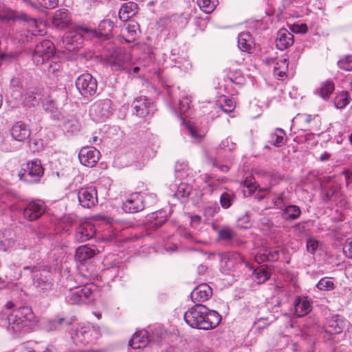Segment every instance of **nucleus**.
Here are the masks:
<instances>
[{
    "label": "nucleus",
    "instance_id": "f257e3e1",
    "mask_svg": "<svg viewBox=\"0 0 352 352\" xmlns=\"http://www.w3.org/2000/svg\"><path fill=\"white\" fill-rule=\"evenodd\" d=\"M187 324L194 329L208 331L214 329L221 321V316L216 311L209 309L202 304H196L184 316Z\"/></svg>",
    "mask_w": 352,
    "mask_h": 352
},
{
    "label": "nucleus",
    "instance_id": "f03ea898",
    "mask_svg": "<svg viewBox=\"0 0 352 352\" xmlns=\"http://www.w3.org/2000/svg\"><path fill=\"white\" fill-rule=\"evenodd\" d=\"M34 318V314L30 307H21L13 310L8 316V326L7 329L14 335H19L28 326L29 322L32 321Z\"/></svg>",
    "mask_w": 352,
    "mask_h": 352
},
{
    "label": "nucleus",
    "instance_id": "7ed1b4c3",
    "mask_svg": "<svg viewBox=\"0 0 352 352\" xmlns=\"http://www.w3.org/2000/svg\"><path fill=\"white\" fill-rule=\"evenodd\" d=\"M23 270L32 274L33 285L39 292L47 296L54 290L52 273L46 267L27 266Z\"/></svg>",
    "mask_w": 352,
    "mask_h": 352
},
{
    "label": "nucleus",
    "instance_id": "20e7f679",
    "mask_svg": "<svg viewBox=\"0 0 352 352\" xmlns=\"http://www.w3.org/2000/svg\"><path fill=\"white\" fill-rule=\"evenodd\" d=\"M104 60L113 69L131 74V56L121 48H116L112 52H109L104 55Z\"/></svg>",
    "mask_w": 352,
    "mask_h": 352
},
{
    "label": "nucleus",
    "instance_id": "39448f33",
    "mask_svg": "<svg viewBox=\"0 0 352 352\" xmlns=\"http://www.w3.org/2000/svg\"><path fill=\"white\" fill-rule=\"evenodd\" d=\"M44 170L41 160L34 159L23 164L17 175L19 180L27 184H37L43 177Z\"/></svg>",
    "mask_w": 352,
    "mask_h": 352
},
{
    "label": "nucleus",
    "instance_id": "423d86ee",
    "mask_svg": "<svg viewBox=\"0 0 352 352\" xmlns=\"http://www.w3.org/2000/svg\"><path fill=\"white\" fill-rule=\"evenodd\" d=\"M71 338L76 344H87L96 341L100 336L98 329L90 324L80 323L70 330Z\"/></svg>",
    "mask_w": 352,
    "mask_h": 352
},
{
    "label": "nucleus",
    "instance_id": "0eeeda50",
    "mask_svg": "<svg viewBox=\"0 0 352 352\" xmlns=\"http://www.w3.org/2000/svg\"><path fill=\"white\" fill-rule=\"evenodd\" d=\"M95 286L87 284L70 288L65 293V300L71 305L87 303L94 299Z\"/></svg>",
    "mask_w": 352,
    "mask_h": 352
},
{
    "label": "nucleus",
    "instance_id": "6e6552de",
    "mask_svg": "<svg viewBox=\"0 0 352 352\" xmlns=\"http://www.w3.org/2000/svg\"><path fill=\"white\" fill-rule=\"evenodd\" d=\"M112 114V102L108 98L96 100L89 109V116L96 122H104Z\"/></svg>",
    "mask_w": 352,
    "mask_h": 352
},
{
    "label": "nucleus",
    "instance_id": "1a4fd4ad",
    "mask_svg": "<svg viewBox=\"0 0 352 352\" xmlns=\"http://www.w3.org/2000/svg\"><path fill=\"white\" fill-rule=\"evenodd\" d=\"M76 86L79 93L85 99L94 96L98 89L96 79L88 73L82 74L77 78Z\"/></svg>",
    "mask_w": 352,
    "mask_h": 352
},
{
    "label": "nucleus",
    "instance_id": "9d476101",
    "mask_svg": "<svg viewBox=\"0 0 352 352\" xmlns=\"http://www.w3.org/2000/svg\"><path fill=\"white\" fill-rule=\"evenodd\" d=\"M54 46L49 40L38 42L32 54V60L37 65H43L54 56Z\"/></svg>",
    "mask_w": 352,
    "mask_h": 352
},
{
    "label": "nucleus",
    "instance_id": "9b49d317",
    "mask_svg": "<svg viewBox=\"0 0 352 352\" xmlns=\"http://www.w3.org/2000/svg\"><path fill=\"white\" fill-rule=\"evenodd\" d=\"M46 210L45 202L40 199L29 202L23 210L24 218L30 221H35L41 217Z\"/></svg>",
    "mask_w": 352,
    "mask_h": 352
},
{
    "label": "nucleus",
    "instance_id": "f8f14e48",
    "mask_svg": "<svg viewBox=\"0 0 352 352\" xmlns=\"http://www.w3.org/2000/svg\"><path fill=\"white\" fill-rule=\"evenodd\" d=\"M100 151L94 146H84L78 153L80 162L83 166L93 167L98 162Z\"/></svg>",
    "mask_w": 352,
    "mask_h": 352
},
{
    "label": "nucleus",
    "instance_id": "ddd939ff",
    "mask_svg": "<svg viewBox=\"0 0 352 352\" xmlns=\"http://www.w3.org/2000/svg\"><path fill=\"white\" fill-rule=\"evenodd\" d=\"M132 106L135 114L141 118L153 114L155 110L154 104L146 96L135 98Z\"/></svg>",
    "mask_w": 352,
    "mask_h": 352
},
{
    "label": "nucleus",
    "instance_id": "4468645a",
    "mask_svg": "<svg viewBox=\"0 0 352 352\" xmlns=\"http://www.w3.org/2000/svg\"><path fill=\"white\" fill-rule=\"evenodd\" d=\"M78 199L84 208H90L98 202L97 190L95 187L82 188L78 190Z\"/></svg>",
    "mask_w": 352,
    "mask_h": 352
},
{
    "label": "nucleus",
    "instance_id": "2eb2a0df",
    "mask_svg": "<svg viewBox=\"0 0 352 352\" xmlns=\"http://www.w3.org/2000/svg\"><path fill=\"white\" fill-rule=\"evenodd\" d=\"M91 30L87 28H77L67 32L63 42L71 45L74 50L79 47L84 40V34L90 32Z\"/></svg>",
    "mask_w": 352,
    "mask_h": 352
},
{
    "label": "nucleus",
    "instance_id": "dca6fc26",
    "mask_svg": "<svg viewBox=\"0 0 352 352\" xmlns=\"http://www.w3.org/2000/svg\"><path fill=\"white\" fill-rule=\"evenodd\" d=\"M122 208L126 212L135 213L144 208L142 196L140 193H133L123 203Z\"/></svg>",
    "mask_w": 352,
    "mask_h": 352
},
{
    "label": "nucleus",
    "instance_id": "f3484780",
    "mask_svg": "<svg viewBox=\"0 0 352 352\" xmlns=\"http://www.w3.org/2000/svg\"><path fill=\"white\" fill-rule=\"evenodd\" d=\"M96 233L94 226L90 223L80 224L76 229L74 239L76 241L82 243L91 239Z\"/></svg>",
    "mask_w": 352,
    "mask_h": 352
},
{
    "label": "nucleus",
    "instance_id": "a211bd4d",
    "mask_svg": "<svg viewBox=\"0 0 352 352\" xmlns=\"http://www.w3.org/2000/svg\"><path fill=\"white\" fill-rule=\"evenodd\" d=\"M212 294V288L207 284H201L196 287L190 294L192 300L195 302H204Z\"/></svg>",
    "mask_w": 352,
    "mask_h": 352
},
{
    "label": "nucleus",
    "instance_id": "6ab92c4d",
    "mask_svg": "<svg viewBox=\"0 0 352 352\" xmlns=\"http://www.w3.org/2000/svg\"><path fill=\"white\" fill-rule=\"evenodd\" d=\"M72 21V16L68 10L63 8L56 10L52 17V24L57 28L63 29Z\"/></svg>",
    "mask_w": 352,
    "mask_h": 352
},
{
    "label": "nucleus",
    "instance_id": "aec40b11",
    "mask_svg": "<svg viewBox=\"0 0 352 352\" xmlns=\"http://www.w3.org/2000/svg\"><path fill=\"white\" fill-rule=\"evenodd\" d=\"M151 341L149 333L146 330H142L135 333L129 344L131 348L138 349L146 347Z\"/></svg>",
    "mask_w": 352,
    "mask_h": 352
},
{
    "label": "nucleus",
    "instance_id": "412c9836",
    "mask_svg": "<svg viewBox=\"0 0 352 352\" xmlns=\"http://www.w3.org/2000/svg\"><path fill=\"white\" fill-rule=\"evenodd\" d=\"M14 20H21L28 23V30L32 33V35H37L42 34L41 26L42 25L41 22H38L36 19L31 18L28 16L25 13H18L12 16Z\"/></svg>",
    "mask_w": 352,
    "mask_h": 352
},
{
    "label": "nucleus",
    "instance_id": "4be33fe9",
    "mask_svg": "<svg viewBox=\"0 0 352 352\" xmlns=\"http://www.w3.org/2000/svg\"><path fill=\"white\" fill-rule=\"evenodd\" d=\"M345 324L346 322L343 317L334 315L328 320L325 331L329 334H339L343 331Z\"/></svg>",
    "mask_w": 352,
    "mask_h": 352
},
{
    "label": "nucleus",
    "instance_id": "5701e85b",
    "mask_svg": "<svg viewBox=\"0 0 352 352\" xmlns=\"http://www.w3.org/2000/svg\"><path fill=\"white\" fill-rule=\"evenodd\" d=\"M10 133L14 140L23 142L30 137V130L26 124L19 121L12 126Z\"/></svg>",
    "mask_w": 352,
    "mask_h": 352
},
{
    "label": "nucleus",
    "instance_id": "b1692460",
    "mask_svg": "<svg viewBox=\"0 0 352 352\" xmlns=\"http://www.w3.org/2000/svg\"><path fill=\"white\" fill-rule=\"evenodd\" d=\"M292 33L286 29H280L277 34L276 45L280 50H284L293 45L294 39Z\"/></svg>",
    "mask_w": 352,
    "mask_h": 352
},
{
    "label": "nucleus",
    "instance_id": "393cba45",
    "mask_svg": "<svg viewBox=\"0 0 352 352\" xmlns=\"http://www.w3.org/2000/svg\"><path fill=\"white\" fill-rule=\"evenodd\" d=\"M311 310V300L307 296L298 297L294 301V311L298 317H302Z\"/></svg>",
    "mask_w": 352,
    "mask_h": 352
},
{
    "label": "nucleus",
    "instance_id": "a878e982",
    "mask_svg": "<svg viewBox=\"0 0 352 352\" xmlns=\"http://www.w3.org/2000/svg\"><path fill=\"white\" fill-rule=\"evenodd\" d=\"M265 62L269 65H274V75L280 78L286 76L288 69V62L286 58L282 57L280 59L267 58Z\"/></svg>",
    "mask_w": 352,
    "mask_h": 352
},
{
    "label": "nucleus",
    "instance_id": "bb28decb",
    "mask_svg": "<svg viewBox=\"0 0 352 352\" xmlns=\"http://www.w3.org/2000/svg\"><path fill=\"white\" fill-rule=\"evenodd\" d=\"M219 256L221 265L224 264L227 270H232L236 264L243 261L242 256L236 252L223 253Z\"/></svg>",
    "mask_w": 352,
    "mask_h": 352
},
{
    "label": "nucleus",
    "instance_id": "cd10ccee",
    "mask_svg": "<svg viewBox=\"0 0 352 352\" xmlns=\"http://www.w3.org/2000/svg\"><path fill=\"white\" fill-rule=\"evenodd\" d=\"M43 65H45L43 69L47 71L48 75H52L51 78L58 77L60 75L62 63L58 58L53 56Z\"/></svg>",
    "mask_w": 352,
    "mask_h": 352
},
{
    "label": "nucleus",
    "instance_id": "c85d7f7f",
    "mask_svg": "<svg viewBox=\"0 0 352 352\" xmlns=\"http://www.w3.org/2000/svg\"><path fill=\"white\" fill-rule=\"evenodd\" d=\"M278 258V250L270 248H264L256 255L255 260L258 263H262L266 261H276Z\"/></svg>",
    "mask_w": 352,
    "mask_h": 352
},
{
    "label": "nucleus",
    "instance_id": "c756f323",
    "mask_svg": "<svg viewBox=\"0 0 352 352\" xmlns=\"http://www.w3.org/2000/svg\"><path fill=\"white\" fill-rule=\"evenodd\" d=\"M254 45V40L249 32H241L238 36V47L248 53H250Z\"/></svg>",
    "mask_w": 352,
    "mask_h": 352
},
{
    "label": "nucleus",
    "instance_id": "7c9ffc66",
    "mask_svg": "<svg viewBox=\"0 0 352 352\" xmlns=\"http://www.w3.org/2000/svg\"><path fill=\"white\" fill-rule=\"evenodd\" d=\"M138 11V5L133 2H127L120 8L118 13L119 18L122 21L129 20Z\"/></svg>",
    "mask_w": 352,
    "mask_h": 352
},
{
    "label": "nucleus",
    "instance_id": "2f4dec72",
    "mask_svg": "<svg viewBox=\"0 0 352 352\" xmlns=\"http://www.w3.org/2000/svg\"><path fill=\"white\" fill-rule=\"evenodd\" d=\"M95 254L96 250L94 248L88 245H85L76 249L75 258L78 261L82 262L92 258Z\"/></svg>",
    "mask_w": 352,
    "mask_h": 352
},
{
    "label": "nucleus",
    "instance_id": "473e14b6",
    "mask_svg": "<svg viewBox=\"0 0 352 352\" xmlns=\"http://www.w3.org/2000/svg\"><path fill=\"white\" fill-rule=\"evenodd\" d=\"M286 133L280 128H277L270 134L268 142L276 147H280L285 144Z\"/></svg>",
    "mask_w": 352,
    "mask_h": 352
},
{
    "label": "nucleus",
    "instance_id": "72a5a7b5",
    "mask_svg": "<svg viewBox=\"0 0 352 352\" xmlns=\"http://www.w3.org/2000/svg\"><path fill=\"white\" fill-rule=\"evenodd\" d=\"M72 324V318H65L61 317H58L56 318L47 321L45 324V328L47 331H54L58 329L61 327H67L69 324Z\"/></svg>",
    "mask_w": 352,
    "mask_h": 352
},
{
    "label": "nucleus",
    "instance_id": "f704fd0d",
    "mask_svg": "<svg viewBox=\"0 0 352 352\" xmlns=\"http://www.w3.org/2000/svg\"><path fill=\"white\" fill-rule=\"evenodd\" d=\"M301 210L296 205H289L284 208L282 217L287 221L295 220L300 216Z\"/></svg>",
    "mask_w": 352,
    "mask_h": 352
},
{
    "label": "nucleus",
    "instance_id": "c9c22d12",
    "mask_svg": "<svg viewBox=\"0 0 352 352\" xmlns=\"http://www.w3.org/2000/svg\"><path fill=\"white\" fill-rule=\"evenodd\" d=\"M350 101V94L347 91H342L335 97L334 104L337 109H343Z\"/></svg>",
    "mask_w": 352,
    "mask_h": 352
},
{
    "label": "nucleus",
    "instance_id": "e433bc0d",
    "mask_svg": "<svg viewBox=\"0 0 352 352\" xmlns=\"http://www.w3.org/2000/svg\"><path fill=\"white\" fill-rule=\"evenodd\" d=\"M334 90V84L332 81L327 80L321 84V87L316 90V94L320 95L323 99L329 98Z\"/></svg>",
    "mask_w": 352,
    "mask_h": 352
},
{
    "label": "nucleus",
    "instance_id": "4c0bfd02",
    "mask_svg": "<svg viewBox=\"0 0 352 352\" xmlns=\"http://www.w3.org/2000/svg\"><path fill=\"white\" fill-rule=\"evenodd\" d=\"M234 194L231 190L223 192L219 198V202L221 207L224 209L229 208L234 199Z\"/></svg>",
    "mask_w": 352,
    "mask_h": 352
},
{
    "label": "nucleus",
    "instance_id": "58836bf2",
    "mask_svg": "<svg viewBox=\"0 0 352 352\" xmlns=\"http://www.w3.org/2000/svg\"><path fill=\"white\" fill-rule=\"evenodd\" d=\"M217 2V0H198L197 5L203 12L210 14L215 9Z\"/></svg>",
    "mask_w": 352,
    "mask_h": 352
},
{
    "label": "nucleus",
    "instance_id": "ea45409f",
    "mask_svg": "<svg viewBox=\"0 0 352 352\" xmlns=\"http://www.w3.org/2000/svg\"><path fill=\"white\" fill-rule=\"evenodd\" d=\"M114 23L110 19H104L101 21L98 25L100 35L107 36L111 32Z\"/></svg>",
    "mask_w": 352,
    "mask_h": 352
},
{
    "label": "nucleus",
    "instance_id": "a19ab883",
    "mask_svg": "<svg viewBox=\"0 0 352 352\" xmlns=\"http://www.w3.org/2000/svg\"><path fill=\"white\" fill-rule=\"evenodd\" d=\"M80 124L76 119H70L63 123V130L68 133H75L80 131Z\"/></svg>",
    "mask_w": 352,
    "mask_h": 352
},
{
    "label": "nucleus",
    "instance_id": "79ce46f5",
    "mask_svg": "<svg viewBox=\"0 0 352 352\" xmlns=\"http://www.w3.org/2000/svg\"><path fill=\"white\" fill-rule=\"evenodd\" d=\"M252 276L257 284H261L269 279L270 274L265 269L258 268L253 272Z\"/></svg>",
    "mask_w": 352,
    "mask_h": 352
},
{
    "label": "nucleus",
    "instance_id": "37998d69",
    "mask_svg": "<svg viewBox=\"0 0 352 352\" xmlns=\"http://www.w3.org/2000/svg\"><path fill=\"white\" fill-rule=\"evenodd\" d=\"M43 107L47 112L55 114L57 111V103L52 96L45 98L43 100Z\"/></svg>",
    "mask_w": 352,
    "mask_h": 352
},
{
    "label": "nucleus",
    "instance_id": "c03bdc74",
    "mask_svg": "<svg viewBox=\"0 0 352 352\" xmlns=\"http://www.w3.org/2000/svg\"><path fill=\"white\" fill-rule=\"evenodd\" d=\"M316 287L321 291H330L335 288V284L332 278L324 277L318 281Z\"/></svg>",
    "mask_w": 352,
    "mask_h": 352
},
{
    "label": "nucleus",
    "instance_id": "a18cd8bd",
    "mask_svg": "<svg viewBox=\"0 0 352 352\" xmlns=\"http://www.w3.org/2000/svg\"><path fill=\"white\" fill-rule=\"evenodd\" d=\"M150 219L153 221L151 226L159 228L161 227L167 220V217L164 212H159L158 213H153Z\"/></svg>",
    "mask_w": 352,
    "mask_h": 352
},
{
    "label": "nucleus",
    "instance_id": "49530a36",
    "mask_svg": "<svg viewBox=\"0 0 352 352\" xmlns=\"http://www.w3.org/2000/svg\"><path fill=\"white\" fill-rule=\"evenodd\" d=\"M338 66L341 69L347 72L352 71V55H346L342 57L338 61Z\"/></svg>",
    "mask_w": 352,
    "mask_h": 352
},
{
    "label": "nucleus",
    "instance_id": "de8ad7c7",
    "mask_svg": "<svg viewBox=\"0 0 352 352\" xmlns=\"http://www.w3.org/2000/svg\"><path fill=\"white\" fill-rule=\"evenodd\" d=\"M191 191V186L186 183H181L177 187L176 195L180 198H187L190 195Z\"/></svg>",
    "mask_w": 352,
    "mask_h": 352
},
{
    "label": "nucleus",
    "instance_id": "09e8293b",
    "mask_svg": "<svg viewBox=\"0 0 352 352\" xmlns=\"http://www.w3.org/2000/svg\"><path fill=\"white\" fill-rule=\"evenodd\" d=\"M228 78L232 82L240 86L245 83L244 77L241 76V74L239 72L237 71L230 72Z\"/></svg>",
    "mask_w": 352,
    "mask_h": 352
},
{
    "label": "nucleus",
    "instance_id": "8fccbe9b",
    "mask_svg": "<svg viewBox=\"0 0 352 352\" xmlns=\"http://www.w3.org/2000/svg\"><path fill=\"white\" fill-rule=\"evenodd\" d=\"M188 133L190 135L192 139L200 141L204 136V134L200 132L196 127L190 124L186 125Z\"/></svg>",
    "mask_w": 352,
    "mask_h": 352
},
{
    "label": "nucleus",
    "instance_id": "3c124183",
    "mask_svg": "<svg viewBox=\"0 0 352 352\" xmlns=\"http://www.w3.org/2000/svg\"><path fill=\"white\" fill-rule=\"evenodd\" d=\"M190 103H191V100L187 96L183 97L180 100L179 104V113L181 115H184L186 113V112L190 109Z\"/></svg>",
    "mask_w": 352,
    "mask_h": 352
},
{
    "label": "nucleus",
    "instance_id": "603ef678",
    "mask_svg": "<svg viewBox=\"0 0 352 352\" xmlns=\"http://www.w3.org/2000/svg\"><path fill=\"white\" fill-rule=\"evenodd\" d=\"M208 160L209 163L212 164L213 167L218 168L222 173H227L230 170L228 164H221L217 158L209 157Z\"/></svg>",
    "mask_w": 352,
    "mask_h": 352
},
{
    "label": "nucleus",
    "instance_id": "864d4df0",
    "mask_svg": "<svg viewBox=\"0 0 352 352\" xmlns=\"http://www.w3.org/2000/svg\"><path fill=\"white\" fill-rule=\"evenodd\" d=\"M219 238L223 241L230 240L234 236V232L230 228H223L218 231Z\"/></svg>",
    "mask_w": 352,
    "mask_h": 352
},
{
    "label": "nucleus",
    "instance_id": "5fc2aeb1",
    "mask_svg": "<svg viewBox=\"0 0 352 352\" xmlns=\"http://www.w3.org/2000/svg\"><path fill=\"white\" fill-rule=\"evenodd\" d=\"M272 202L273 203L274 207H276L280 209H284L285 207L284 198L283 194H277L274 195L271 198Z\"/></svg>",
    "mask_w": 352,
    "mask_h": 352
},
{
    "label": "nucleus",
    "instance_id": "6e6d98bb",
    "mask_svg": "<svg viewBox=\"0 0 352 352\" xmlns=\"http://www.w3.org/2000/svg\"><path fill=\"white\" fill-rule=\"evenodd\" d=\"M221 107L224 112L230 113L234 110L235 107V102L231 98H226L224 100V104H221Z\"/></svg>",
    "mask_w": 352,
    "mask_h": 352
},
{
    "label": "nucleus",
    "instance_id": "4d7b16f0",
    "mask_svg": "<svg viewBox=\"0 0 352 352\" xmlns=\"http://www.w3.org/2000/svg\"><path fill=\"white\" fill-rule=\"evenodd\" d=\"M236 144L231 141L228 138L222 140L221 144H219V147L222 149H228L230 151H232L236 148Z\"/></svg>",
    "mask_w": 352,
    "mask_h": 352
},
{
    "label": "nucleus",
    "instance_id": "13d9d810",
    "mask_svg": "<svg viewBox=\"0 0 352 352\" xmlns=\"http://www.w3.org/2000/svg\"><path fill=\"white\" fill-rule=\"evenodd\" d=\"M38 3L45 8L52 9L58 5V0H37Z\"/></svg>",
    "mask_w": 352,
    "mask_h": 352
},
{
    "label": "nucleus",
    "instance_id": "bf43d9fd",
    "mask_svg": "<svg viewBox=\"0 0 352 352\" xmlns=\"http://www.w3.org/2000/svg\"><path fill=\"white\" fill-rule=\"evenodd\" d=\"M318 116H312L310 114H298L297 116L296 119L299 120L300 122L304 123L305 124H309L313 120H316L318 118Z\"/></svg>",
    "mask_w": 352,
    "mask_h": 352
},
{
    "label": "nucleus",
    "instance_id": "052dcab7",
    "mask_svg": "<svg viewBox=\"0 0 352 352\" xmlns=\"http://www.w3.org/2000/svg\"><path fill=\"white\" fill-rule=\"evenodd\" d=\"M270 324L267 318H261L254 322L255 328L259 331L267 327Z\"/></svg>",
    "mask_w": 352,
    "mask_h": 352
},
{
    "label": "nucleus",
    "instance_id": "680f3d73",
    "mask_svg": "<svg viewBox=\"0 0 352 352\" xmlns=\"http://www.w3.org/2000/svg\"><path fill=\"white\" fill-rule=\"evenodd\" d=\"M318 241L313 238H309L307 241V250L309 252L314 253L318 248Z\"/></svg>",
    "mask_w": 352,
    "mask_h": 352
},
{
    "label": "nucleus",
    "instance_id": "e2e57ef3",
    "mask_svg": "<svg viewBox=\"0 0 352 352\" xmlns=\"http://www.w3.org/2000/svg\"><path fill=\"white\" fill-rule=\"evenodd\" d=\"M343 251L346 256L352 258V239H349L346 241Z\"/></svg>",
    "mask_w": 352,
    "mask_h": 352
},
{
    "label": "nucleus",
    "instance_id": "0e129e2a",
    "mask_svg": "<svg viewBox=\"0 0 352 352\" xmlns=\"http://www.w3.org/2000/svg\"><path fill=\"white\" fill-rule=\"evenodd\" d=\"M219 210V208L217 206H208L205 208V212L211 216H214Z\"/></svg>",
    "mask_w": 352,
    "mask_h": 352
},
{
    "label": "nucleus",
    "instance_id": "69168bd1",
    "mask_svg": "<svg viewBox=\"0 0 352 352\" xmlns=\"http://www.w3.org/2000/svg\"><path fill=\"white\" fill-rule=\"evenodd\" d=\"M335 189L333 188H329L324 194V200L328 201L335 194Z\"/></svg>",
    "mask_w": 352,
    "mask_h": 352
},
{
    "label": "nucleus",
    "instance_id": "338daca9",
    "mask_svg": "<svg viewBox=\"0 0 352 352\" xmlns=\"http://www.w3.org/2000/svg\"><path fill=\"white\" fill-rule=\"evenodd\" d=\"M201 221V217L199 216H194L191 218L192 226L197 227Z\"/></svg>",
    "mask_w": 352,
    "mask_h": 352
},
{
    "label": "nucleus",
    "instance_id": "774afa93",
    "mask_svg": "<svg viewBox=\"0 0 352 352\" xmlns=\"http://www.w3.org/2000/svg\"><path fill=\"white\" fill-rule=\"evenodd\" d=\"M14 352H35L32 348L21 346L18 348Z\"/></svg>",
    "mask_w": 352,
    "mask_h": 352
}]
</instances>
